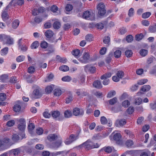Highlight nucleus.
<instances>
[{"label":"nucleus","mask_w":156,"mask_h":156,"mask_svg":"<svg viewBox=\"0 0 156 156\" xmlns=\"http://www.w3.org/2000/svg\"><path fill=\"white\" fill-rule=\"evenodd\" d=\"M34 90L33 92V95L35 98H38L41 97L42 95L41 90L40 87L34 85L33 86Z\"/></svg>","instance_id":"nucleus-2"},{"label":"nucleus","mask_w":156,"mask_h":156,"mask_svg":"<svg viewBox=\"0 0 156 156\" xmlns=\"http://www.w3.org/2000/svg\"><path fill=\"white\" fill-rule=\"evenodd\" d=\"M140 55L143 56H145L147 55L148 53V51L144 49H142L140 51Z\"/></svg>","instance_id":"nucleus-36"},{"label":"nucleus","mask_w":156,"mask_h":156,"mask_svg":"<svg viewBox=\"0 0 156 156\" xmlns=\"http://www.w3.org/2000/svg\"><path fill=\"white\" fill-rule=\"evenodd\" d=\"M50 9L53 13H55L58 10V8L56 6L53 5L51 7Z\"/></svg>","instance_id":"nucleus-64"},{"label":"nucleus","mask_w":156,"mask_h":156,"mask_svg":"<svg viewBox=\"0 0 156 156\" xmlns=\"http://www.w3.org/2000/svg\"><path fill=\"white\" fill-rule=\"evenodd\" d=\"M69 67L67 66L66 65L61 66L59 68V69L60 70L64 72L69 70Z\"/></svg>","instance_id":"nucleus-30"},{"label":"nucleus","mask_w":156,"mask_h":156,"mask_svg":"<svg viewBox=\"0 0 156 156\" xmlns=\"http://www.w3.org/2000/svg\"><path fill=\"white\" fill-rule=\"evenodd\" d=\"M44 34L47 38H50L53 36L54 34L52 30H49L46 31Z\"/></svg>","instance_id":"nucleus-16"},{"label":"nucleus","mask_w":156,"mask_h":156,"mask_svg":"<svg viewBox=\"0 0 156 156\" xmlns=\"http://www.w3.org/2000/svg\"><path fill=\"white\" fill-rule=\"evenodd\" d=\"M13 109L14 111L15 112H19L20 110L21 107L20 105L16 104L14 105Z\"/></svg>","instance_id":"nucleus-35"},{"label":"nucleus","mask_w":156,"mask_h":156,"mask_svg":"<svg viewBox=\"0 0 156 156\" xmlns=\"http://www.w3.org/2000/svg\"><path fill=\"white\" fill-rule=\"evenodd\" d=\"M98 14L99 15L102 16L106 13V10L105 9V5L101 3H100L97 6Z\"/></svg>","instance_id":"nucleus-4"},{"label":"nucleus","mask_w":156,"mask_h":156,"mask_svg":"<svg viewBox=\"0 0 156 156\" xmlns=\"http://www.w3.org/2000/svg\"><path fill=\"white\" fill-rule=\"evenodd\" d=\"M151 13L150 12H147L143 13L142 14V17L143 18L146 19L148 18L151 15Z\"/></svg>","instance_id":"nucleus-39"},{"label":"nucleus","mask_w":156,"mask_h":156,"mask_svg":"<svg viewBox=\"0 0 156 156\" xmlns=\"http://www.w3.org/2000/svg\"><path fill=\"white\" fill-rule=\"evenodd\" d=\"M43 132V130L41 128H38L37 129L36 133L39 135H41Z\"/></svg>","instance_id":"nucleus-62"},{"label":"nucleus","mask_w":156,"mask_h":156,"mask_svg":"<svg viewBox=\"0 0 156 156\" xmlns=\"http://www.w3.org/2000/svg\"><path fill=\"white\" fill-rule=\"evenodd\" d=\"M2 20L5 22L9 18V16L6 11H4L2 13Z\"/></svg>","instance_id":"nucleus-15"},{"label":"nucleus","mask_w":156,"mask_h":156,"mask_svg":"<svg viewBox=\"0 0 156 156\" xmlns=\"http://www.w3.org/2000/svg\"><path fill=\"white\" fill-rule=\"evenodd\" d=\"M8 79V75L7 74H3L0 76V80L3 82H4Z\"/></svg>","instance_id":"nucleus-32"},{"label":"nucleus","mask_w":156,"mask_h":156,"mask_svg":"<svg viewBox=\"0 0 156 156\" xmlns=\"http://www.w3.org/2000/svg\"><path fill=\"white\" fill-rule=\"evenodd\" d=\"M48 46V43L45 41H43L41 42L40 44L41 47L43 48H47Z\"/></svg>","instance_id":"nucleus-50"},{"label":"nucleus","mask_w":156,"mask_h":156,"mask_svg":"<svg viewBox=\"0 0 156 156\" xmlns=\"http://www.w3.org/2000/svg\"><path fill=\"white\" fill-rule=\"evenodd\" d=\"M6 98V94L4 93L0 94V101H5Z\"/></svg>","instance_id":"nucleus-45"},{"label":"nucleus","mask_w":156,"mask_h":156,"mask_svg":"<svg viewBox=\"0 0 156 156\" xmlns=\"http://www.w3.org/2000/svg\"><path fill=\"white\" fill-rule=\"evenodd\" d=\"M25 58V56L23 55H20L17 57L16 60L18 62H21L24 60Z\"/></svg>","instance_id":"nucleus-47"},{"label":"nucleus","mask_w":156,"mask_h":156,"mask_svg":"<svg viewBox=\"0 0 156 156\" xmlns=\"http://www.w3.org/2000/svg\"><path fill=\"white\" fill-rule=\"evenodd\" d=\"M117 101V98L116 97H114L112 99L109 101V104L111 105L115 104Z\"/></svg>","instance_id":"nucleus-49"},{"label":"nucleus","mask_w":156,"mask_h":156,"mask_svg":"<svg viewBox=\"0 0 156 156\" xmlns=\"http://www.w3.org/2000/svg\"><path fill=\"white\" fill-rule=\"evenodd\" d=\"M122 52L121 51L117 50L115 51L114 53V56L116 58H120Z\"/></svg>","instance_id":"nucleus-21"},{"label":"nucleus","mask_w":156,"mask_h":156,"mask_svg":"<svg viewBox=\"0 0 156 156\" xmlns=\"http://www.w3.org/2000/svg\"><path fill=\"white\" fill-rule=\"evenodd\" d=\"M52 90V87L51 86H48L45 89V91L47 94L51 93Z\"/></svg>","instance_id":"nucleus-55"},{"label":"nucleus","mask_w":156,"mask_h":156,"mask_svg":"<svg viewBox=\"0 0 156 156\" xmlns=\"http://www.w3.org/2000/svg\"><path fill=\"white\" fill-rule=\"evenodd\" d=\"M143 37V35L142 34L136 35L135 36V39L137 41L141 40Z\"/></svg>","instance_id":"nucleus-54"},{"label":"nucleus","mask_w":156,"mask_h":156,"mask_svg":"<svg viewBox=\"0 0 156 156\" xmlns=\"http://www.w3.org/2000/svg\"><path fill=\"white\" fill-rule=\"evenodd\" d=\"M8 52V48L5 47L2 49L1 51V55H5L7 54Z\"/></svg>","instance_id":"nucleus-25"},{"label":"nucleus","mask_w":156,"mask_h":156,"mask_svg":"<svg viewBox=\"0 0 156 156\" xmlns=\"http://www.w3.org/2000/svg\"><path fill=\"white\" fill-rule=\"evenodd\" d=\"M20 23V22L18 20H14L12 23V26L14 29H16L19 26Z\"/></svg>","instance_id":"nucleus-18"},{"label":"nucleus","mask_w":156,"mask_h":156,"mask_svg":"<svg viewBox=\"0 0 156 156\" xmlns=\"http://www.w3.org/2000/svg\"><path fill=\"white\" fill-rule=\"evenodd\" d=\"M60 115V112L57 111H54L51 112V115L54 119H58L60 120V119L58 118Z\"/></svg>","instance_id":"nucleus-17"},{"label":"nucleus","mask_w":156,"mask_h":156,"mask_svg":"<svg viewBox=\"0 0 156 156\" xmlns=\"http://www.w3.org/2000/svg\"><path fill=\"white\" fill-rule=\"evenodd\" d=\"M73 114L76 116L80 115H83L84 114V111L78 108H75L73 109Z\"/></svg>","instance_id":"nucleus-10"},{"label":"nucleus","mask_w":156,"mask_h":156,"mask_svg":"<svg viewBox=\"0 0 156 156\" xmlns=\"http://www.w3.org/2000/svg\"><path fill=\"white\" fill-rule=\"evenodd\" d=\"M72 53L75 56H77L80 53V51L78 49H76L72 51Z\"/></svg>","instance_id":"nucleus-48"},{"label":"nucleus","mask_w":156,"mask_h":156,"mask_svg":"<svg viewBox=\"0 0 156 156\" xmlns=\"http://www.w3.org/2000/svg\"><path fill=\"white\" fill-rule=\"evenodd\" d=\"M43 114L44 117L46 118H49L51 116V114L49 112V110L48 109L45 110Z\"/></svg>","instance_id":"nucleus-20"},{"label":"nucleus","mask_w":156,"mask_h":156,"mask_svg":"<svg viewBox=\"0 0 156 156\" xmlns=\"http://www.w3.org/2000/svg\"><path fill=\"white\" fill-rule=\"evenodd\" d=\"M126 122L125 119H122L120 120H118L116 121L115 125L117 127H119L125 125Z\"/></svg>","instance_id":"nucleus-13"},{"label":"nucleus","mask_w":156,"mask_h":156,"mask_svg":"<svg viewBox=\"0 0 156 156\" xmlns=\"http://www.w3.org/2000/svg\"><path fill=\"white\" fill-rule=\"evenodd\" d=\"M15 124V121L14 120H11L8 121L7 123V125L9 127L13 126Z\"/></svg>","instance_id":"nucleus-60"},{"label":"nucleus","mask_w":156,"mask_h":156,"mask_svg":"<svg viewBox=\"0 0 156 156\" xmlns=\"http://www.w3.org/2000/svg\"><path fill=\"white\" fill-rule=\"evenodd\" d=\"M133 53L132 51L130 50H127L125 52V55L128 58L131 57Z\"/></svg>","instance_id":"nucleus-27"},{"label":"nucleus","mask_w":156,"mask_h":156,"mask_svg":"<svg viewBox=\"0 0 156 156\" xmlns=\"http://www.w3.org/2000/svg\"><path fill=\"white\" fill-rule=\"evenodd\" d=\"M112 76V73L110 72H108L105 73L103 75L101 76V79L103 80L105 78L108 79V78H110Z\"/></svg>","instance_id":"nucleus-19"},{"label":"nucleus","mask_w":156,"mask_h":156,"mask_svg":"<svg viewBox=\"0 0 156 156\" xmlns=\"http://www.w3.org/2000/svg\"><path fill=\"white\" fill-rule=\"evenodd\" d=\"M24 0H12L9 3L7 7L11 6H15L17 5H21L24 4Z\"/></svg>","instance_id":"nucleus-7"},{"label":"nucleus","mask_w":156,"mask_h":156,"mask_svg":"<svg viewBox=\"0 0 156 156\" xmlns=\"http://www.w3.org/2000/svg\"><path fill=\"white\" fill-rule=\"evenodd\" d=\"M90 58V55L88 52H84L82 57L80 58L79 60L82 63H86L88 62Z\"/></svg>","instance_id":"nucleus-6"},{"label":"nucleus","mask_w":156,"mask_h":156,"mask_svg":"<svg viewBox=\"0 0 156 156\" xmlns=\"http://www.w3.org/2000/svg\"><path fill=\"white\" fill-rule=\"evenodd\" d=\"M12 139L13 141L16 142L20 140V137L18 135L16 134H14L13 135Z\"/></svg>","instance_id":"nucleus-34"},{"label":"nucleus","mask_w":156,"mask_h":156,"mask_svg":"<svg viewBox=\"0 0 156 156\" xmlns=\"http://www.w3.org/2000/svg\"><path fill=\"white\" fill-rule=\"evenodd\" d=\"M39 45L38 41H36L34 42L31 45V48L32 49L37 48Z\"/></svg>","instance_id":"nucleus-29"},{"label":"nucleus","mask_w":156,"mask_h":156,"mask_svg":"<svg viewBox=\"0 0 156 156\" xmlns=\"http://www.w3.org/2000/svg\"><path fill=\"white\" fill-rule=\"evenodd\" d=\"M75 92L77 95L80 96V97L86 96L87 94V92L83 91L82 89H76Z\"/></svg>","instance_id":"nucleus-11"},{"label":"nucleus","mask_w":156,"mask_h":156,"mask_svg":"<svg viewBox=\"0 0 156 156\" xmlns=\"http://www.w3.org/2000/svg\"><path fill=\"white\" fill-rule=\"evenodd\" d=\"M127 112L129 114H131L134 111L133 107L130 106L129 107L127 110Z\"/></svg>","instance_id":"nucleus-53"},{"label":"nucleus","mask_w":156,"mask_h":156,"mask_svg":"<svg viewBox=\"0 0 156 156\" xmlns=\"http://www.w3.org/2000/svg\"><path fill=\"white\" fill-rule=\"evenodd\" d=\"M116 94L115 91L114 90L111 91L109 92L107 96V97L108 98H111L113 96L115 95Z\"/></svg>","instance_id":"nucleus-51"},{"label":"nucleus","mask_w":156,"mask_h":156,"mask_svg":"<svg viewBox=\"0 0 156 156\" xmlns=\"http://www.w3.org/2000/svg\"><path fill=\"white\" fill-rule=\"evenodd\" d=\"M64 115L66 118H70L72 116V112L69 110H66L64 112Z\"/></svg>","instance_id":"nucleus-23"},{"label":"nucleus","mask_w":156,"mask_h":156,"mask_svg":"<svg viewBox=\"0 0 156 156\" xmlns=\"http://www.w3.org/2000/svg\"><path fill=\"white\" fill-rule=\"evenodd\" d=\"M19 122L18 125H26V121L24 119L21 118L18 120Z\"/></svg>","instance_id":"nucleus-58"},{"label":"nucleus","mask_w":156,"mask_h":156,"mask_svg":"<svg viewBox=\"0 0 156 156\" xmlns=\"http://www.w3.org/2000/svg\"><path fill=\"white\" fill-rule=\"evenodd\" d=\"M66 10L67 11H71L73 9V6L70 4H68L66 7Z\"/></svg>","instance_id":"nucleus-63"},{"label":"nucleus","mask_w":156,"mask_h":156,"mask_svg":"<svg viewBox=\"0 0 156 156\" xmlns=\"http://www.w3.org/2000/svg\"><path fill=\"white\" fill-rule=\"evenodd\" d=\"M125 144L127 147H129L133 145V140H129L126 141Z\"/></svg>","instance_id":"nucleus-38"},{"label":"nucleus","mask_w":156,"mask_h":156,"mask_svg":"<svg viewBox=\"0 0 156 156\" xmlns=\"http://www.w3.org/2000/svg\"><path fill=\"white\" fill-rule=\"evenodd\" d=\"M149 31L151 33H154L156 31V24L153 26H150L148 28Z\"/></svg>","instance_id":"nucleus-26"},{"label":"nucleus","mask_w":156,"mask_h":156,"mask_svg":"<svg viewBox=\"0 0 156 156\" xmlns=\"http://www.w3.org/2000/svg\"><path fill=\"white\" fill-rule=\"evenodd\" d=\"M147 81L148 80L147 79H142L139 80L137 82V83L139 85H142L146 83Z\"/></svg>","instance_id":"nucleus-42"},{"label":"nucleus","mask_w":156,"mask_h":156,"mask_svg":"<svg viewBox=\"0 0 156 156\" xmlns=\"http://www.w3.org/2000/svg\"><path fill=\"white\" fill-rule=\"evenodd\" d=\"M2 140L3 144V146H4L8 144L9 142L10 139L8 137H5Z\"/></svg>","instance_id":"nucleus-43"},{"label":"nucleus","mask_w":156,"mask_h":156,"mask_svg":"<svg viewBox=\"0 0 156 156\" xmlns=\"http://www.w3.org/2000/svg\"><path fill=\"white\" fill-rule=\"evenodd\" d=\"M58 138V136L55 134H49L47 136L48 140L50 142L54 141L56 140Z\"/></svg>","instance_id":"nucleus-12"},{"label":"nucleus","mask_w":156,"mask_h":156,"mask_svg":"<svg viewBox=\"0 0 156 156\" xmlns=\"http://www.w3.org/2000/svg\"><path fill=\"white\" fill-rule=\"evenodd\" d=\"M93 86L94 87L98 89L101 88L102 87L101 83L99 80L94 81L93 83Z\"/></svg>","instance_id":"nucleus-14"},{"label":"nucleus","mask_w":156,"mask_h":156,"mask_svg":"<svg viewBox=\"0 0 156 156\" xmlns=\"http://www.w3.org/2000/svg\"><path fill=\"white\" fill-rule=\"evenodd\" d=\"M142 100L140 98H136L134 102L135 104L136 105H139L142 102Z\"/></svg>","instance_id":"nucleus-37"},{"label":"nucleus","mask_w":156,"mask_h":156,"mask_svg":"<svg viewBox=\"0 0 156 156\" xmlns=\"http://www.w3.org/2000/svg\"><path fill=\"white\" fill-rule=\"evenodd\" d=\"M78 138V137L77 136L72 134L70 135L69 137L66 138V140L64 141V143L66 145H69L76 140Z\"/></svg>","instance_id":"nucleus-5"},{"label":"nucleus","mask_w":156,"mask_h":156,"mask_svg":"<svg viewBox=\"0 0 156 156\" xmlns=\"http://www.w3.org/2000/svg\"><path fill=\"white\" fill-rule=\"evenodd\" d=\"M80 146L81 147H84L86 149L89 150L95 148H98L99 147V145L97 143H94L90 140H88L80 145Z\"/></svg>","instance_id":"nucleus-1"},{"label":"nucleus","mask_w":156,"mask_h":156,"mask_svg":"<svg viewBox=\"0 0 156 156\" xmlns=\"http://www.w3.org/2000/svg\"><path fill=\"white\" fill-rule=\"evenodd\" d=\"M54 75L51 73L49 74L48 76L47 79L45 80V82L50 81L53 78Z\"/></svg>","instance_id":"nucleus-56"},{"label":"nucleus","mask_w":156,"mask_h":156,"mask_svg":"<svg viewBox=\"0 0 156 156\" xmlns=\"http://www.w3.org/2000/svg\"><path fill=\"white\" fill-rule=\"evenodd\" d=\"M13 44V38L9 35H6L3 44L10 45Z\"/></svg>","instance_id":"nucleus-8"},{"label":"nucleus","mask_w":156,"mask_h":156,"mask_svg":"<svg viewBox=\"0 0 156 156\" xmlns=\"http://www.w3.org/2000/svg\"><path fill=\"white\" fill-rule=\"evenodd\" d=\"M121 138V136L119 133H116L113 136L114 140L116 141H119Z\"/></svg>","instance_id":"nucleus-31"},{"label":"nucleus","mask_w":156,"mask_h":156,"mask_svg":"<svg viewBox=\"0 0 156 156\" xmlns=\"http://www.w3.org/2000/svg\"><path fill=\"white\" fill-rule=\"evenodd\" d=\"M151 88V86L149 85H144L142 86L141 90L143 92H147Z\"/></svg>","instance_id":"nucleus-22"},{"label":"nucleus","mask_w":156,"mask_h":156,"mask_svg":"<svg viewBox=\"0 0 156 156\" xmlns=\"http://www.w3.org/2000/svg\"><path fill=\"white\" fill-rule=\"evenodd\" d=\"M124 73L123 72L121 71H118L116 73V76L119 79H121L123 77Z\"/></svg>","instance_id":"nucleus-40"},{"label":"nucleus","mask_w":156,"mask_h":156,"mask_svg":"<svg viewBox=\"0 0 156 156\" xmlns=\"http://www.w3.org/2000/svg\"><path fill=\"white\" fill-rule=\"evenodd\" d=\"M133 40V37L132 35H129L126 37V40L128 43L131 42Z\"/></svg>","instance_id":"nucleus-44"},{"label":"nucleus","mask_w":156,"mask_h":156,"mask_svg":"<svg viewBox=\"0 0 156 156\" xmlns=\"http://www.w3.org/2000/svg\"><path fill=\"white\" fill-rule=\"evenodd\" d=\"M73 100V96L72 94H70L68 97L66 98V103L69 104Z\"/></svg>","instance_id":"nucleus-33"},{"label":"nucleus","mask_w":156,"mask_h":156,"mask_svg":"<svg viewBox=\"0 0 156 156\" xmlns=\"http://www.w3.org/2000/svg\"><path fill=\"white\" fill-rule=\"evenodd\" d=\"M92 36L91 34H88L85 37V39L87 41L90 42L92 41Z\"/></svg>","instance_id":"nucleus-46"},{"label":"nucleus","mask_w":156,"mask_h":156,"mask_svg":"<svg viewBox=\"0 0 156 156\" xmlns=\"http://www.w3.org/2000/svg\"><path fill=\"white\" fill-rule=\"evenodd\" d=\"M62 81L67 82H69L71 80V78L68 76H67L63 77L62 78Z\"/></svg>","instance_id":"nucleus-41"},{"label":"nucleus","mask_w":156,"mask_h":156,"mask_svg":"<svg viewBox=\"0 0 156 156\" xmlns=\"http://www.w3.org/2000/svg\"><path fill=\"white\" fill-rule=\"evenodd\" d=\"M84 69L86 72H89L91 73H94L96 71V68L95 67L87 65L84 67Z\"/></svg>","instance_id":"nucleus-9"},{"label":"nucleus","mask_w":156,"mask_h":156,"mask_svg":"<svg viewBox=\"0 0 156 156\" xmlns=\"http://www.w3.org/2000/svg\"><path fill=\"white\" fill-rule=\"evenodd\" d=\"M101 122L102 124H105L107 123V120L106 118L104 116L101 117Z\"/></svg>","instance_id":"nucleus-57"},{"label":"nucleus","mask_w":156,"mask_h":156,"mask_svg":"<svg viewBox=\"0 0 156 156\" xmlns=\"http://www.w3.org/2000/svg\"><path fill=\"white\" fill-rule=\"evenodd\" d=\"M53 92L54 95L56 96H59L62 94L61 90L58 88L55 89L53 91Z\"/></svg>","instance_id":"nucleus-24"},{"label":"nucleus","mask_w":156,"mask_h":156,"mask_svg":"<svg viewBox=\"0 0 156 156\" xmlns=\"http://www.w3.org/2000/svg\"><path fill=\"white\" fill-rule=\"evenodd\" d=\"M110 41V38L108 36L105 37L103 40V42L105 44H108Z\"/></svg>","instance_id":"nucleus-59"},{"label":"nucleus","mask_w":156,"mask_h":156,"mask_svg":"<svg viewBox=\"0 0 156 156\" xmlns=\"http://www.w3.org/2000/svg\"><path fill=\"white\" fill-rule=\"evenodd\" d=\"M130 105V102L128 100H126L122 103L123 106L125 107H127Z\"/></svg>","instance_id":"nucleus-52"},{"label":"nucleus","mask_w":156,"mask_h":156,"mask_svg":"<svg viewBox=\"0 0 156 156\" xmlns=\"http://www.w3.org/2000/svg\"><path fill=\"white\" fill-rule=\"evenodd\" d=\"M134 9L133 8H131L129 10L128 15L129 17L133 16L134 15Z\"/></svg>","instance_id":"nucleus-61"},{"label":"nucleus","mask_w":156,"mask_h":156,"mask_svg":"<svg viewBox=\"0 0 156 156\" xmlns=\"http://www.w3.org/2000/svg\"><path fill=\"white\" fill-rule=\"evenodd\" d=\"M53 27L55 29H58L60 28L61 25L60 22L58 21L55 22L53 24Z\"/></svg>","instance_id":"nucleus-28"},{"label":"nucleus","mask_w":156,"mask_h":156,"mask_svg":"<svg viewBox=\"0 0 156 156\" xmlns=\"http://www.w3.org/2000/svg\"><path fill=\"white\" fill-rule=\"evenodd\" d=\"M83 17L86 19L92 20L95 19L94 14L88 11H85L83 14Z\"/></svg>","instance_id":"nucleus-3"}]
</instances>
